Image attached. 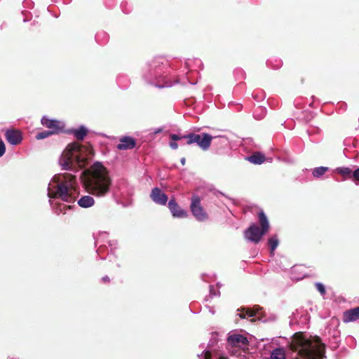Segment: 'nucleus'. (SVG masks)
<instances>
[{"label": "nucleus", "mask_w": 359, "mask_h": 359, "mask_svg": "<svg viewBox=\"0 0 359 359\" xmlns=\"http://www.w3.org/2000/svg\"><path fill=\"white\" fill-rule=\"evenodd\" d=\"M328 169L329 168L327 167H318L313 170L312 174L315 177H320L323 176L328 170Z\"/></svg>", "instance_id": "21"}, {"label": "nucleus", "mask_w": 359, "mask_h": 359, "mask_svg": "<svg viewBox=\"0 0 359 359\" xmlns=\"http://www.w3.org/2000/svg\"><path fill=\"white\" fill-rule=\"evenodd\" d=\"M227 341L233 346L241 347L248 344L247 337L242 334H233L229 335L227 338Z\"/></svg>", "instance_id": "11"}, {"label": "nucleus", "mask_w": 359, "mask_h": 359, "mask_svg": "<svg viewBox=\"0 0 359 359\" xmlns=\"http://www.w3.org/2000/svg\"><path fill=\"white\" fill-rule=\"evenodd\" d=\"M52 135H54V134L52 133L50 131L44 130V131L37 133V135H36V140H42V139L47 138Z\"/></svg>", "instance_id": "24"}, {"label": "nucleus", "mask_w": 359, "mask_h": 359, "mask_svg": "<svg viewBox=\"0 0 359 359\" xmlns=\"http://www.w3.org/2000/svg\"><path fill=\"white\" fill-rule=\"evenodd\" d=\"M90 151L79 142L69 144L60 158V165L65 170H70L76 163L79 167L85 168L88 163Z\"/></svg>", "instance_id": "3"}, {"label": "nucleus", "mask_w": 359, "mask_h": 359, "mask_svg": "<svg viewBox=\"0 0 359 359\" xmlns=\"http://www.w3.org/2000/svg\"><path fill=\"white\" fill-rule=\"evenodd\" d=\"M102 279H103V281H104V283H108V282H109V278L108 276L103 277V278H102Z\"/></svg>", "instance_id": "33"}, {"label": "nucleus", "mask_w": 359, "mask_h": 359, "mask_svg": "<svg viewBox=\"0 0 359 359\" xmlns=\"http://www.w3.org/2000/svg\"><path fill=\"white\" fill-rule=\"evenodd\" d=\"M238 316L241 318H245L247 316L245 311H241V313H238Z\"/></svg>", "instance_id": "31"}, {"label": "nucleus", "mask_w": 359, "mask_h": 359, "mask_svg": "<svg viewBox=\"0 0 359 359\" xmlns=\"http://www.w3.org/2000/svg\"><path fill=\"white\" fill-rule=\"evenodd\" d=\"M153 201L159 205H165L168 201V196L158 188H154L150 195Z\"/></svg>", "instance_id": "12"}, {"label": "nucleus", "mask_w": 359, "mask_h": 359, "mask_svg": "<svg viewBox=\"0 0 359 359\" xmlns=\"http://www.w3.org/2000/svg\"><path fill=\"white\" fill-rule=\"evenodd\" d=\"M351 177L352 181H359V168L353 172Z\"/></svg>", "instance_id": "27"}, {"label": "nucleus", "mask_w": 359, "mask_h": 359, "mask_svg": "<svg viewBox=\"0 0 359 359\" xmlns=\"http://www.w3.org/2000/svg\"><path fill=\"white\" fill-rule=\"evenodd\" d=\"M185 135H183V136H180L179 135H176V134H172L170 135V138L174 141H177V140H182L183 138H184Z\"/></svg>", "instance_id": "29"}, {"label": "nucleus", "mask_w": 359, "mask_h": 359, "mask_svg": "<svg viewBox=\"0 0 359 359\" xmlns=\"http://www.w3.org/2000/svg\"><path fill=\"white\" fill-rule=\"evenodd\" d=\"M71 133L74 134L77 140H83L87 135L88 130L85 127L81 126L77 130H72Z\"/></svg>", "instance_id": "16"}, {"label": "nucleus", "mask_w": 359, "mask_h": 359, "mask_svg": "<svg viewBox=\"0 0 359 359\" xmlns=\"http://www.w3.org/2000/svg\"><path fill=\"white\" fill-rule=\"evenodd\" d=\"M359 319V306L346 310L343 313V322H353Z\"/></svg>", "instance_id": "14"}, {"label": "nucleus", "mask_w": 359, "mask_h": 359, "mask_svg": "<svg viewBox=\"0 0 359 359\" xmlns=\"http://www.w3.org/2000/svg\"><path fill=\"white\" fill-rule=\"evenodd\" d=\"M295 270H296V267H295V266H294V267L292 268V271H294Z\"/></svg>", "instance_id": "35"}, {"label": "nucleus", "mask_w": 359, "mask_h": 359, "mask_svg": "<svg viewBox=\"0 0 359 359\" xmlns=\"http://www.w3.org/2000/svg\"><path fill=\"white\" fill-rule=\"evenodd\" d=\"M78 204L79 206L82 208H89L90 207V196H85L80 198L78 201Z\"/></svg>", "instance_id": "23"}, {"label": "nucleus", "mask_w": 359, "mask_h": 359, "mask_svg": "<svg viewBox=\"0 0 359 359\" xmlns=\"http://www.w3.org/2000/svg\"><path fill=\"white\" fill-rule=\"evenodd\" d=\"M168 208L174 217L184 218L187 217V212L182 209L175 199L168 202Z\"/></svg>", "instance_id": "10"}, {"label": "nucleus", "mask_w": 359, "mask_h": 359, "mask_svg": "<svg viewBox=\"0 0 359 359\" xmlns=\"http://www.w3.org/2000/svg\"><path fill=\"white\" fill-rule=\"evenodd\" d=\"M279 243L278 238L277 236H273L268 241V244L270 248L271 253L273 254L274 250L278 247Z\"/></svg>", "instance_id": "20"}, {"label": "nucleus", "mask_w": 359, "mask_h": 359, "mask_svg": "<svg viewBox=\"0 0 359 359\" xmlns=\"http://www.w3.org/2000/svg\"><path fill=\"white\" fill-rule=\"evenodd\" d=\"M5 137L8 142L13 145L19 144L22 140V133L18 130H8L5 133Z\"/></svg>", "instance_id": "9"}, {"label": "nucleus", "mask_w": 359, "mask_h": 359, "mask_svg": "<svg viewBox=\"0 0 359 359\" xmlns=\"http://www.w3.org/2000/svg\"><path fill=\"white\" fill-rule=\"evenodd\" d=\"M82 176L84 177V184L86 189L88 191V189H90V168H86L82 172Z\"/></svg>", "instance_id": "22"}, {"label": "nucleus", "mask_w": 359, "mask_h": 359, "mask_svg": "<svg viewBox=\"0 0 359 359\" xmlns=\"http://www.w3.org/2000/svg\"><path fill=\"white\" fill-rule=\"evenodd\" d=\"M316 289L319 291V292L320 293L321 295H325V286L320 283H316L315 285Z\"/></svg>", "instance_id": "26"}, {"label": "nucleus", "mask_w": 359, "mask_h": 359, "mask_svg": "<svg viewBox=\"0 0 359 359\" xmlns=\"http://www.w3.org/2000/svg\"><path fill=\"white\" fill-rule=\"evenodd\" d=\"M290 348L302 359H322L325 346L319 337L308 338L303 332H296L292 337Z\"/></svg>", "instance_id": "1"}, {"label": "nucleus", "mask_w": 359, "mask_h": 359, "mask_svg": "<svg viewBox=\"0 0 359 359\" xmlns=\"http://www.w3.org/2000/svg\"><path fill=\"white\" fill-rule=\"evenodd\" d=\"M271 359H285V351L283 348H277L271 353Z\"/></svg>", "instance_id": "17"}, {"label": "nucleus", "mask_w": 359, "mask_h": 359, "mask_svg": "<svg viewBox=\"0 0 359 359\" xmlns=\"http://www.w3.org/2000/svg\"><path fill=\"white\" fill-rule=\"evenodd\" d=\"M247 159L253 164H262L265 161V156L260 152H255L248 156Z\"/></svg>", "instance_id": "15"}, {"label": "nucleus", "mask_w": 359, "mask_h": 359, "mask_svg": "<svg viewBox=\"0 0 359 359\" xmlns=\"http://www.w3.org/2000/svg\"><path fill=\"white\" fill-rule=\"evenodd\" d=\"M258 219L260 227L253 223L244 231L245 238L255 243H258L270 228L269 220L263 210L258 213Z\"/></svg>", "instance_id": "5"}, {"label": "nucleus", "mask_w": 359, "mask_h": 359, "mask_svg": "<svg viewBox=\"0 0 359 359\" xmlns=\"http://www.w3.org/2000/svg\"><path fill=\"white\" fill-rule=\"evenodd\" d=\"M41 124L46 128L50 129L52 133L57 134L62 131L64 126L62 122L55 119H49L46 116H43L41 120Z\"/></svg>", "instance_id": "8"}, {"label": "nucleus", "mask_w": 359, "mask_h": 359, "mask_svg": "<svg viewBox=\"0 0 359 359\" xmlns=\"http://www.w3.org/2000/svg\"><path fill=\"white\" fill-rule=\"evenodd\" d=\"M170 147L172 149H176L178 148V144L177 143H176L175 142H171L170 143Z\"/></svg>", "instance_id": "30"}, {"label": "nucleus", "mask_w": 359, "mask_h": 359, "mask_svg": "<svg viewBox=\"0 0 359 359\" xmlns=\"http://www.w3.org/2000/svg\"><path fill=\"white\" fill-rule=\"evenodd\" d=\"M91 195L103 196L109 190L111 180L107 168L100 162L91 165Z\"/></svg>", "instance_id": "4"}, {"label": "nucleus", "mask_w": 359, "mask_h": 359, "mask_svg": "<svg viewBox=\"0 0 359 359\" xmlns=\"http://www.w3.org/2000/svg\"><path fill=\"white\" fill-rule=\"evenodd\" d=\"M337 172L341 175L344 180H352V174L353 172L349 168H337Z\"/></svg>", "instance_id": "18"}, {"label": "nucleus", "mask_w": 359, "mask_h": 359, "mask_svg": "<svg viewBox=\"0 0 359 359\" xmlns=\"http://www.w3.org/2000/svg\"><path fill=\"white\" fill-rule=\"evenodd\" d=\"M90 154H91V156H92V155H93V149H91Z\"/></svg>", "instance_id": "36"}, {"label": "nucleus", "mask_w": 359, "mask_h": 359, "mask_svg": "<svg viewBox=\"0 0 359 359\" xmlns=\"http://www.w3.org/2000/svg\"><path fill=\"white\" fill-rule=\"evenodd\" d=\"M190 210L198 221L204 222L208 219V214L202 206L201 198L198 196L194 195L191 197Z\"/></svg>", "instance_id": "7"}, {"label": "nucleus", "mask_w": 359, "mask_h": 359, "mask_svg": "<svg viewBox=\"0 0 359 359\" xmlns=\"http://www.w3.org/2000/svg\"><path fill=\"white\" fill-rule=\"evenodd\" d=\"M52 187L48 189V196L53 198H61L62 201L72 203L75 201L74 195L76 189V181L74 175L70 173L55 175L52 180Z\"/></svg>", "instance_id": "2"}, {"label": "nucleus", "mask_w": 359, "mask_h": 359, "mask_svg": "<svg viewBox=\"0 0 359 359\" xmlns=\"http://www.w3.org/2000/svg\"><path fill=\"white\" fill-rule=\"evenodd\" d=\"M6 151V146L4 142L1 140H0V157L2 156Z\"/></svg>", "instance_id": "28"}, {"label": "nucleus", "mask_w": 359, "mask_h": 359, "mask_svg": "<svg viewBox=\"0 0 359 359\" xmlns=\"http://www.w3.org/2000/svg\"><path fill=\"white\" fill-rule=\"evenodd\" d=\"M94 204V200L93 198H91V206H93Z\"/></svg>", "instance_id": "34"}, {"label": "nucleus", "mask_w": 359, "mask_h": 359, "mask_svg": "<svg viewBox=\"0 0 359 359\" xmlns=\"http://www.w3.org/2000/svg\"><path fill=\"white\" fill-rule=\"evenodd\" d=\"M184 137V139H187V144L196 143L198 146L204 151L210 148L213 139L212 135L206 133H202L201 134L191 133L186 135Z\"/></svg>", "instance_id": "6"}, {"label": "nucleus", "mask_w": 359, "mask_h": 359, "mask_svg": "<svg viewBox=\"0 0 359 359\" xmlns=\"http://www.w3.org/2000/svg\"><path fill=\"white\" fill-rule=\"evenodd\" d=\"M180 162H181L182 165H184L186 163V158L184 157L180 159Z\"/></svg>", "instance_id": "32"}, {"label": "nucleus", "mask_w": 359, "mask_h": 359, "mask_svg": "<svg viewBox=\"0 0 359 359\" xmlns=\"http://www.w3.org/2000/svg\"><path fill=\"white\" fill-rule=\"evenodd\" d=\"M119 142V144L116 146V148L119 150L132 149L136 146V140L129 136L121 137Z\"/></svg>", "instance_id": "13"}, {"label": "nucleus", "mask_w": 359, "mask_h": 359, "mask_svg": "<svg viewBox=\"0 0 359 359\" xmlns=\"http://www.w3.org/2000/svg\"><path fill=\"white\" fill-rule=\"evenodd\" d=\"M238 311H245L246 313V316L248 317H253L256 315V311L254 309H251L250 308H242L241 309H238Z\"/></svg>", "instance_id": "25"}, {"label": "nucleus", "mask_w": 359, "mask_h": 359, "mask_svg": "<svg viewBox=\"0 0 359 359\" xmlns=\"http://www.w3.org/2000/svg\"><path fill=\"white\" fill-rule=\"evenodd\" d=\"M203 359H228L224 355H219L218 353L212 354L210 351H205L203 353Z\"/></svg>", "instance_id": "19"}]
</instances>
